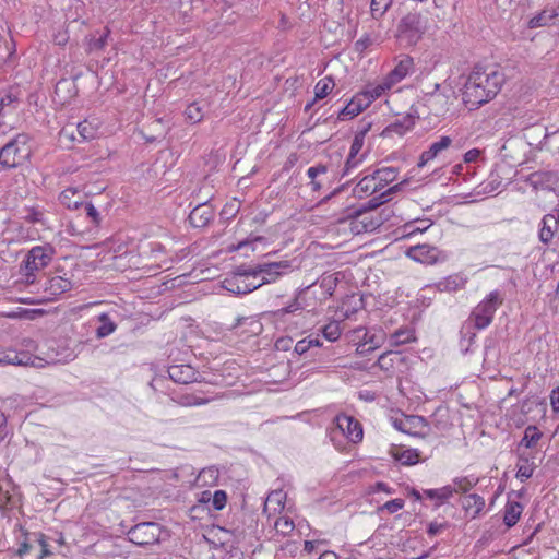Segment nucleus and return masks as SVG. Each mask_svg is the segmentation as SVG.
Returning <instances> with one entry per match:
<instances>
[{
    "label": "nucleus",
    "mask_w": 559,
    "mask_h": 559,
    "mask_svg": "<svg viewBox=\"0 0 559 559\" xmlns=\"http://www.w3.org/2000/svg\"><path fill=\"white\" fill-rule=\"evenodd\" d=\"M506 81L504 73L498 69L475 67L467 75L462 98L472 109H477L493 99Z\"/></svg>",
    "instance_id": "f257e3e1"
},
{
    "label": "nucleus",
    "mask_w": 559,
    "mask_h": 559,
    "mask_svg": "<svg viewBox=\"0 0 559 559\" xmlns=\"http://www.w3.org/2000/svg\"><path fill=\"white\" fill-rule=\"evenodd\" d=\"M31 155L29 136L19 133L0 150V164L3 168H16L27 162Z\"/></svg>",
    "instance_id": "f03ea898"
},
{
    "label": "nucleus",
    "mask_w": 559,
    "mask_h": 559,
    "mask_svg": "<svg viewBox=\"0 0 559 559\" xmlns=\"http://www.w3.org/2000/svg\"><path fill=\"white\" fill-rule=\"evenodd\" d=\"M503 294L496 289L490 292L471 312L468 321L477 330L486 329L492 322L497 309L503 304Z\"/></svg>",
    "instance_id": "7ed1b4c3"
},
{
    "label": "nucleus",
    "mask_w": 559,
    "mask_h": 559,
    "mask_svg": "<svg viewBox=\"0 0 559 559\" xmlns=\"http://www.w3.org/2000/svg\"><path fill=\"white\" fill-rule=\"evenodd\" d=\"M426 24L418 12H409L397 25V38L407 46L416 45L425 33Z\"/></svg>",
    "instance_id": "20e7f679"
},
{
    "label": "nucleus",
    "mask_w": 559,
    "mask_h": 559,
    "mask_svg": "<svg viewBox=\"0 0 559 559\" xmlns=\"http://www.w3.org/2000/svg\"><path fill=\"white\" fill-rule=\"evenodd\" d=\"M55 249L51 246H36L32 248L24 261L27 283H34L35 272L46 267L52 260Z\"/></svg>",
    "instance_id": "39448f33"
},
{
    "label": "nucleus",
    "mask_w": 559,
    "mask_h": 559,
    "mask_svg": "<svg viewBox=\"0 0 559 559\" xmlns=\"http://www.w3.org/2000/svg\"><path fill=\"white\" fill-rule=\"evenodd\" d=\"M335 426L330 430V438L332 441L335 440L337 435L344 436L353 443L360 442L364 437L361 424L346 414H340L334 419Z\"/></svg>",
    "instance_id": "423d86ee"
},
{
    "label": "nucleus",
    "mask_w": 559,
    "mask_h": 559,
    "mask_svg": "<svg viewBox=\"0 0 559 559\" xmlns=\"http://www.w3.org/2000/svg\"><path fill=\"white\" fill-rule=\"evenodd\" d=\"M162 526L156 522H142L128 531V538L135 545L148 546L159 542Z\"/></svg>",
    "instance_id": "0eeeda50"
},
{
    "label": "nucleus",
    "mask_w": 559,
    "mask_h": 559,
    "mask_svg": "<svg viewBox=\"0 0 559 559\" xmlns=\"http://www.w3.org/2000/svg\"><path fill=\"white\" fill-rule=\"evenodd\" d=\"M290 262L287 260L271 263L258 264L259 275H262L261 282L257 285L274 283L280 276L286 274L290 270Z\"/></svg>",
    "instance_id": "6e6552de"
},
{
    "label": "nucleus",
    "mask_w": 559,
    "mask_h": 559,
    "mask_svg": "<svg viewBox=\"0 0 559 559\" xmlns=\"http://www.w3.org/2000/svg\"><path fill=\"white\" fill-rule=\"evenodd\" d=\"M526 182L534 189L555 190L559 183V173L554 170H538L528 175Z\"/></svg>",
    "instance_id": "1a4fd4ad"
},
{
    "label": "nucleus",
    "mask_w": 559,
    "mask_h": 559,
    "mask_svg": "<svg viewBox=\"0 0 559 559\" xmlns=\"http://www.w3.org/2000/svg\"><path fill=\"white\" fill-rule=\"evenodd\" d=\"M559 230V207L543 216L538 230V239L544 245H549Z\"/></svg>",
    "instance_id": "9d476101"
},
{
    "label": "nucleus",
    "mask_w": 559,
    "mask_h": 559,
    "mask_svg": "<svg viewBox=\"0 0 559 559\" xmlns=\"http://www.w3.org/2000/svg\"><path fill=\"white\" fill-rule=\"evenodd\" d=\"M169 378L179 384H189L198 381L199 372L190 365H173L168 367Z\"/></svg>",
    "instance_id": "9b49d317"
},
{
    "label": "nucleus",
    "mask_w": 559,
    "mask_h": 559,
    "mask_svg": "<svg viewBox=\"0 0 559 559\" xmlns=\"http://www.w3.org/2000/svg\"><path fill=\"white\" fill-rule=\"evenodd\" d=\"M467 277L463 274L455 273L449 275L433 285H429L428 288H436L440 293H455L464 289L467 284Z\"/></svg>",
    "instance_id": "f8f14e48"
},
{
    "label": "nucleus",
    "mask_w": 559,
    "mask_h": 559,
    "mask_svg": "<svg viewBox=\"0 0 559 559\" xmlns=\"http://www.w3.org/2000/svg\"><path fill=\"white\" fill-rule=\"evenodd\" d=\"M438 249L429 245H417L407 250V257L414 261L425 264L436 263L438 260Z\"/></svg>",
    "instance_id": "ddd939ff"
},
{
    "label": "nucleus",
    "mask_w": 559,
    "mask_h": 559,
    "mask_svg": "<svg viewBox=\"0 0 559 559\" xmlns=\"http://www.w3.org/2000/svg\"><path fill=\"white\" fill-rule=\"evenodd\" d=\"M453 140L448 136L443 135L440 138L439 141H436L430 144L429 148L424 151L418 160V167H424L428 162L435 159L441 152L449 148L452 144Z\"/></svg>",
    "instance_id": "4468645a"
},
{
    "label": "nucleus",
    "mask_w": 559,
    "mask_h": 559,
    "mask_svg": "<svg viewBox=\"0 0 559 559\" xmlns=\"http://www.w3.org/2000/svg\"><path fill=\"white\" fill-rule=\"evenodd\" d=\"M414 69L413 58L409 56H403L397 62L393 70H391L385 76L389 82L394 86L404 80Z\"/></svg>",
    "instance_id": "2eb2a0df"
},
{
    "label": "nucleus",
    "mask_w": 559,
    "mask_h": 559,
    "mask_svg": "<svg viewBox=\"0 0 559 559\" xmlns=\"http://www.w3.org/2000/svg\"><path fill=\"white\" fill-rule=\"evenodd\" d=\"M214 216L212 207L207 203L195 206L189 214V222L193 227L201 228L206 226Z\"/></svg>",
    "instance_id": "dca6fc26"
},
{
    "label": "nucleus",
    "mask_w": 559,
    "mask_h": 559,
    "mask_svg": "<svg viewBox=\"0 0 559 559\" xmlns=\"http://www.w3.org/2000/svg\"><path fill=\"white\" fill-rule=\"evenodd\" d=\"M439 87L440 85L436 84L435 91L427 94L425 98L426 105L436 116L443 115L448 111V97L443 93L438 92Z\"/></svg>",
    "instance_id": "f3484780"
},
{
    "label": "nucleus",
    "mask_w": 559,
    "mask_h": 559,
    "mask_svg": "<svg viewBox=\"0 0 559 559\" xmlns=\"http://www.w3.org/2000/svg\"><path fill=\"white\" fill-rule=\"evenodd\" d=\"M405 433L414 437H426L429 430V424L423 416L407 415L406 425H404Z\"/></svg>",
    "instance_id": "a211bd4d"
},
{
    "label": "nucleus",
    "mask_w": 559,
    "mask_h": 559,
    "mask_svg": "<svg viewBox=\"0 0 559 559\" xmlns=\"http://www.w3.org/2000/svg\"><path fill=\"white\" fill-rule=\"evenodd\" d=\"M368 106V102H366L362 95H357L353 97L344 108H342V110L338 112V119H352L358 116Z\"/></svg>",
    "instance_id": "6ab92c4d"
},
{
    "label": "nucleus",
    "mask_w": 559,
    "mask_h": 559,
    "mask_svg": "<svg viewBox=\"0 0 559 559\" xmlns=\"http://www.w3.org/2000/svg\"><path fill=\"white\" fill-rule=\"evenodd\" d=\"M223 286L226 290L230 292L234 295H245L259 288V285L253 283H246L243 280H240L239 277L226 278L223 282Z\"/></svg>",
    "instance_id": "aec40b11"
},
{
    "label": "nucleus",
    "mask_w": 559,
    "mask_h": 559,
    "mask_svg": "<svg viewBox=\"0 0 559 559\" xmlns=\"http://www.w3.org/2000/svg\"><path fill=\"white\" fill-rule=\"evenodd\" d=\"M328 166L324 164H317L307 170V176L310 179L312 191H320L324 187Z\"/></svg>",
    "instance_id": "412c9836"
},
{
    "label": "nucleus",
    "mask_w": 559,
    "mask_h": 559,
    "mask_svg": "<svg viewBox=\"0 0 559 559\" xmlns=\"http://www.w3.org/2000/svg\"><path fill=\"white\" fill-rule=\"evenodd\" d=\"M22 218L28 224H48L47 211L39 205L25 206L22 211Z\"/></svg>",
    "instance_id": "4be33fe9"
},
{
    "label": "nucleus",
    "mask_w": 559,
    "mask_h": 559,
    "mask_svg": "<svg viewBox=\"0 0 559 559\" xmlns=\"http://www.w3.org/2000/svg\"><path fill=\"white\" fill-rule=\"evenodd\" d=\"M403 357L401 353L389 350L380 355L377 365L379 368L386 372H394L397 366L403 364Z\"/></svg>",
    "instance_id": "5701e85b"
},
{
    "label": "nucleus",
    "mask_w": 559,
    "mask_h": 559,
    "mask_svg": "<svg viewBox=\"0 0 559 559\" xmlns=\"http://www.w3.org/2000/svg\"><path fill=\"white\" fill-rule=\"evenodd\" d=\"M109 35H110V29L108 27H105L102 33L96 32L94 34H91L87 37V41H86V48H85L86 52L93 53V52L102 51L107 45V39H108Z\"/></svg>",
    "instance_id": "b1692460"
},
{
    "label": "nucleus",
    "mask_w": 559,
    "mask_h": 559,
    "mask_svg": "<svg viewBox=\"0 0 559 559\" xmlns=\"http://www.w3.org/2000/svg\"><path fill=\"white\" fill-rule=\"evenodd\" d=\"M298 293L286 306L270 312V317L275 321H283L287 314H295L304 309L299 300Z\"/></svg>",
    "instance_id": "393cba45"
},
{
    "label": "nucleus",
    "mask_w": 559,
    "mask_h": 559,
    "mask_svg": "<svg viewBox=\"0 0 559 559\" xmlns=\"http://www.w3.org/2000/svg\"><path fill=\"white\" fill-rule=\"evenodd\" d=\"M523 512V504L518 501H508L504 507L503 523L508 527L514 526Z\"/></svg>",
    "instance_id": "a878e982"
},
{
    "label": "nucleus",
    "mask_w": 559,
    "mask_h": 559,
    "mask_svg": "<svg viewBox=\"0 0 559 559\" xmlns=\"http://www.w3.org/2000/svg\"><path fill=\"white\" fill-rule=\"evenodd\" d=\"M59 201L69 210H79L84 202L80 192L74 188L63 190L59 195Z\"/></svg>",
    "instance_id": "bb28decb"
},
{
    "label": "nucleus",
    "mask_w": 559,
    "mask_h": 559,
    "mask_svg": "<svg viewBox=\"0 0 559 559\" xmlns=\"http://www.w3.org/2000/svg\"><path fill=\"white\" fill-rule=\"evenodd\" d=\"M393 85L389 82V80L384 78V80L379 84L367 85L366 90L361 95L366 99V102H368V105H370L372 100L381 97Z\"/></svg>",
    "instance_id": "cd10ccee"
},
{
    "label": "nucleus",
    "mask_w": 559,
    "mask_h": 559,
    "mask_svg": "<svg viewBox=\"0 0 559 559\" xmlns=\"http://www.w3.org/2000/svg\"><path fill=\"white\" fill-rule=\"evenodd\" d=\"M242 325H247L248 329L242 331L241 333L257 334L261 330V323L258 320H255L253 317L245 316L237 317L235 322L228 328V330L237 333L239 328H241Z\"/></svg>",
    "instance_id": "c85d7f7f"
},
{
    "label": "nucleus",
    "mask_w": 559,
    "mask_h": 559,
    "mask_svg": "<svg viewBox=\"0 0 559 559\" xmlns=\"http://www.w3.org/2000/svg\"><path fill=\"white\" fill-rule=\"evenodd\" d=\"M29 357L14 349L0 348V365H27Z\"/></svg>",
    "instance_id": "c756f323"
},
{
    "label": "nucleus",
    "mask_w": 559,
    "mask_h": 559,
    "mask_svg": "<svg viewBox=\"0 0 559 559\" xmlns=\"http://www.w3.org/2000/svg\"><path fill=\"white\" fill-rule=\"evenodd\" d=\"M484 507L485 499L476 493L468 495L463 500V508L467 513L472 514V519L478 516Z\"/></svg>",
    "instance_id": "7c9ffc66"
},
{
    "label": "nucleus",
    "mask_w": 559,
    "mask_h": 559,
    "mask_svg": "<svg viewBox=\"0 0 559 559\" xmlns=\"http://www.w3.org/2000/svg\"><path fill=\"white\" fill-rule=\"evenodd\" d=\"M556 17H557V13L554 11V9L546 8L530 20L528 26L531 28H537V27L555 24Z\"/></svg>",
    "instance_id": "2f4dec72"
},
{
    "label": "nucleus",
    "mask_w": 559,
    "mask_h": 559,
    "mask_svg": "<svg viewBox=\"0 0 559 559\" xmlns=\"http://www.w3.org/2000/svg\"><path fill=\"white\" fill-rule=\"evenodd\" d=\"M171 399L175 403H177L180 406H185V407L200 406V405L207 404L211 401V399H205V397H201L195 394H189V393H183V394L177 393V394H174V396Z\"/></svg>",
    "instance_id": "473e14b6"
},
{
    "label": "nucleus",
    "mask_w": 559,
    "mask_h": 559,
    "mask_svg": "<svg viewBox=\"0 0 559 559\" xmlns=\"http://www.w3.org/2000/svg\"><path fill=\"white\" fill-rule=\"evenodd\" d=\"M100 325L96 329L97 338H104L114 333L117 329V324L111 320L108 313L103 312L97 317Z\"/></svg>",
    "instance_id": "72a5a7b5"
},
{
    "label": "nucleus",
    "mask_w": 559,
    "mask_h": 559,
    "mask_svg": "<svg viewBox=\"0 0 559 559\" xmlns=\"http://www.w3.org/2000/svg\"><path fill=\"white\" fill-rule=\"evenodd\" d=\"M542 437L543 432L536 426L530 425L524 430V436L520 441V445L532 449L537 444Z\"/></svg>",
    "instance_id": "f704fd0d"
},
{
    "label": "nucleus",
    "mask_w": 559,
    "mask_h": 559,
    "mask_svg": "<svg viewBox=\"0 0 559 559\" xmlns=\"http://www.w3.org/2000/svg\"><path fill=\"white\" fill-rule=\"evenodd\" d=\"M516 468V478L521 481H525L533 476L535 466L534 463L530 464V459L527 456L520 454Z\"/></svg>",
    "instance_id": "c9c22d12"
},
{
    "label": "nucleus",
    "mask_w": 559,
    "mask_h": 559,
    "mask_svg": "<svg viewBox=\"0 0 559 559\" xmlns=\"http://www.w3.org/2000/svg\"><path fill=\"white\" fill-rule=\"evenodd\" d=\"M373 175L376 177V179L379 181V187H381V189L394 181L397 177V168L395 167H382V168H378L373 171Z\"/></svg>",
    "instance_id": "e433bc0d"
},
{
    "label": "nucleus",
    "mask_w": 559,
    "mask_h": 559,
    "mask_svg": "<svg viewBox=\"0 0 559 559\" xmlns=\"http://www.w3.org/2000/svg\"><path fill=\"white\" fill-rule=\"evenodd\" d=\"M335 86L332 78L326 76L321 79L314 86V100L323 99L326 97Z\"/></svg>",
    "instance_id": "4c0bfd02"
},
{
    "label": "nucleus",
    "mask_w": 559,
    "mask_h": 559,
    "mask_svg": "<svg viewBox=\"0 0 559 559\" xmlns=\"http://www.w3.org/2000/svg\"><path fill=\"white\" fill-rule=\"evenodd\" d=\"M386 202H388V199H385V197L381 192L380 194L374 195L371 199H369L360 209L356 210L354 212L353 216L359 217L364 213H366L368 211H373Z\"/></svg>",
    "instance_id": "58836bf2"
},
{
    "label": "nucleus",
    "mask_w": 559,
    "mask_h": 559,
    "mask_svg": "<svg viewBox=\"0 0 559 559\" xmlns=\"http://www.w3.org/2000/svg\"><path fill=\"white\" fill-rule=\"evenodd\" d=\"M394 457L402 465H414L419 461V452L415 449L399 450L394 453Z\"/></svg>",
    "instance_id": "ea45409f"
},
{
    "label": "nucleus",
    "mask_w": 559,
    "mask_h": 559,
    "mask_svg": "<svg viewBox=\"0 0 559 559\" xmlns=\"http://www.w3.org/2000/svg\"><path fill=\"white\" fill-rule=\"evenodd\" d=\"M414 122L412 119H405V121H395L389 124L382 132L384 136L391 134L403 135L406 131H408L413 127Z\"/></svg>",
    "instance_id": "a19ab883"
},
{
    "label": "nucleus",
    "mask_w": 559,
    "mask_h": 559,
    "mask_svg": "<svg viewBox=\"0 0 559 559\" xmlns=\"http://www.w3.org/2000/svg\"><path fill=\"white\" fill-rule=\"evenodd\" d=\"M376 177L373 173L371 175L365 176L356 186L357 192H378L381 190V187H379V183H376Z\"/></svg>",
    "instance_id": "79ce46f5"
},
{
    "label": "nucleus",
    "mask_w": 559,
    "mask_h": 559,
    "mask_svg": "<svg viewBox=\"0 0 559 559\" xmlns=\"http://www.w3.org/2000/svg\"><path fill=\"white\" fill-rule=\"evenodd\" d=\"M415 340L414 331L408 328L399 329L391 335L392 345L399 346Z\"/></svg>",
    "instance_id": "37998d69"
},
{
    "label": "nucleus",
    "mask_w": 559,
    "mask_h": 559,
    "mask_svg": "<svg viewBox=\"0 0 559 559\" xmlns=\"http://www.w3.org/2000/svg\"><path fill=\"white\" fill-rule=\"evenodd\" d=\"M454 492H455V489L452 486H444L439 489L425 490L426 497H428L430 499H438L440 502H444L445 500L451 498Z\"/></svg>",
    "instance_id": "c03bdc74"
},
{
    "label": "nucleus",
    "mask_w": 559,
    "mask_h": 559,
    "mask_svg": "<svg viewBox=\"0 0 559 559\" xmlns=\"http://www.w3.org/2000/svg\"><path fill=\"white\" fill-rule=\"evenodd\" d=\"M71 287H72L71 282L66 278H62L60 276L52 277L49 281V289L51 290V294H53V295L66 293V292L70 290Z\"/></svg>",
    "instance_id": "a18cd8bd"
},
{
    "label": "nucleus",
    "mask_w": 559,
    "mask_h": 559,
    "mask_svg": "<svg viewBox=\"0 0 559 559\" xmlns=\"http://www.w3.org/2000/svg\"><path fill=\"white\" fill-rule=\"evenodd\" d=\"M185 115L188 121L198 123L203 119V107L199 103H192L186 108Z\"/></svg>",
    "instance_id": "49530a36"
},
{
    "label": "nucleus",
    "mask_w": 559,
    "mask_h": 559,
    "mask_svg": "<svg viewBox=\"0 0 559 559\" xmlns=\"http://www.w3.org/2000/svg\"><path fill=\"white\" fill-rule=\"evenodd\" d=\"M338 278L334 274L323 275L319 281V286L323 293L331 297L337 286Z\"/></svg>",
    "instance_id": "de8ad7c7"
},
{
    "label": "nucleus",
    "mask_w": 559,
    "mask_h": 559,
    "mask_svg": "<svg viewBox=\"0 0 559 559\" xmlns=\"http://www.w3.org/2000/svg\"><path fill=\"white\" fill-rule=\"evenodd\" d=\"M323 336L330 341L335 342L340 338L342 331L337 321H331L322 328Z\"/></svg>",
    "instance_id": "09e8293b"
},
{
    "label": "nucleus",
    "mask_w": 559,
    "mask_h": 559,
    "mask_svg": "<svg viewBox=\"0 0 559 559\" xmlns=\"http://www.w3.org/2000/svg\"><path fill=\"white\" fill-rule=\"evenodd\" d=\"M275 530L277 534H281L283 536L289 535L294 528L295 524L293 520L288 516H281L275 521Z\"/></svg>",
    "instance_id": "8fccbe9b"
},
{
    "label": "nucleus",
    "mask_w": 559,
    "mask_h": 559,
    "mask_svg": "<svg viewBox=\"0 0 559 559\" xmlns=\"http://www.w3.org/2000/svg\"><path fill=\"white\" fill-rule=\"evenodd\" d=\"M365 155H353L348 154L345 165L342 170V178L349 176L350 173L356 169L364 160Z\"/></svg>",
    "instance_id": "3c124183"
},
{
    "label": "nucleus",
    "mask_w": 559,
    "mask_h": 559,
    "mask_svg": "<svg viewBox=\"0 0 559 559\" xmlns=\"http://www.w3.org/2000/svg\"><path fill=\"white\" fill-rule=\"evenodd\" d=\"M393 0H371V13L372 16L379 19L384 15V13L392 5Z\"/></svg>",
    "instance_id": "603ef678"
},
{
    "label": "nucleus",
    "mask_w": 559,
    "mask_h": 559,
    "mask_svg": "<svg viewBox=\"0 0 559 559\" xmlns=\"http://www.w3.org/2000/svg\"><path fill=\"white\" fill-rule=\"evenodd\" d=\"M454 485L456 486L455 489V492L456 491H461V492H467L471 488H473L474 486H476V484L478 483V479L477 478H474V477H468V476H465V477H456L454 480H453Z\"/></svg>",
    "instance_id": "864d4df0"
},
{
    "label": "nucleus",
    "mask_w": 559,
    "mask_h": 559,
    "mask_svg": "<svg viewBox=\"0 0 559 559\" xmlns=\"http://www.w3.org/2000/svg\"><path fill=\"white\" fill-rule=\"evenodd\" d=\"M81 209L85 211L86 217L91 221V223L97 227L100 225L102 217L99 212L91 202H83Z\"/></svg>",
    "instance_id": "5fc2aeb1"
},
{
    "label": "nucleus",
    "mask_w": 559,
    "mask_h": 559,
    "mask_svg": "<svg viewBox=\"0 0 559 559\" xmlns=\"http://www.w3.org/2000/svg\"><path fill=\"white\" fill-rule=\"evenodd\" d=\"M362 342L373 347V349L379 348L383 342V333H372L368 330H364Z\"/></svg>",
    "instance_id": "6e6d98bb"
},
{
    "label": "nucleus",
    "mask_w": 559,
    "mask_h": 559,
    "mask_svg": "<svg viewBox=\"0 0 559 559\" xmlns=\"http://www.w3.org/2000/svg\"><path fill=\"white\" fill-rule=\"evenodd\" d=\"M76 131L82 141H88L94 139L96 133L93 126L87 121L80 122L76 127Z\"/></svg>",
    "instance_id": "4d7b16f0"
},
{
    "label": "nucleus",
    "mask_w": 559,
    "mask_h": 559,
    "mask_svg": "<svg viewBox=\"0 0 559 559\" xmlns=\"http://www.w3.org/2000/svg\"><path fill=\"white\" fill-rule=\"evenodd\" d=\"M227 502V495L224 490H216L211 496V504L214 510L219 511L223 510Z\"/></svg>",
    "instance_id": "13d9d810"
},
{
    "label": "nucleus",
    "mask_w": 559,
    "mask_h": 559,
    "mask_svg": "<svg viewBox=\"0 0 559 559\" xmlns=\"http://www.w3.org/2000/svg\"><path fill=\"white\" fill-rule=\"evenodd\" d=\"M259 275V272H258V265L255 266H250V265H240L237 267V272L235 273V275L233 277H239L240 280H242L243 276H258Z\"/></svg>",
    "instance_id": "bf43d9fd"
},
{
    "label": "nucleus",
    "mask_w": 559,
    "mask_h": 559,
    "mask_svg": "<svg viewBox=\"0 0 559 559\" xmlns=\"http://www.w3.org/2000/svg\"><path fill=\"white\" fill-rule=\"evenodd\" d=\"M15 103H17V97L13 95L11 92L2 96L0 99V117L4 115L5 107H14Z\"/></svg>",
    "instance_id": "052dcab7"
},
{
    "label": "nucleus",
    "mask_w": 559,
    "mask_h": 559,
    "mask_svg": "<svg viewBox=\"0 0 559 559\" xmlns=\"http://www.w3.org/2000/svg\"><path fill=\"white\" fill-rule=\"evenodd\" d=\"M403 508H404V500L397 498V499H393V500L385 502L382 507V510H386L389 513H395Z\"/></svg>",
    "instance_id": "680f3d73"
},
{
    "label": "nucleus",
    "mask_w": 559,
    "mask_h": 559,
    "mask_svg": "<svg viewBox=\"0 0 559 559\" xmlns=\"http://www.w3.org/2000/svg\"><path fill=\"white\" fill-rule=\"evenodd\" d=\"M365 139L362 133H355L354 140L350 145L349 154L358 155L364 146Z\"/></svg>",
    "instance_id": "e2e57ef3"
},
{
    "label": "nucleus",
    "mask_w": 559,
    "mask_h": 559,
    "mask_svg": "<svg viewBox=\"0 0 559 559\" xmlns=\"http://www.w3.org/2000/svg\"><path fill=\"white\" fill-rule=\"evenodd\" d=\"M281 550L285 555H289L290 557H295L297 551L299 550V544L294 540H287L282 547Z\"/></svg>",
    "instance_id": "0e129e2a"
},
{
    "label": "nucleus",
    "mask_w": 559,
    "mask_h": 559,
    "mask_svg": "<svg viewBox=\"0 0 559 559\" xmlns=\"http://www.w3.org/2000/svg\"><path fill=\"white\" fill-rule=\"evenodd\" d=\"M312 347V342L311 341H308V338H302L300 341H298L296 344H295V353H297L298 355H304L305 353H307L310 348Z\"/></svg>",
    "instance_id": "69168bd1"
},
{
    "label": "nucleus",
    "mask_w": 559,
    "mask_h": 559,
    "mask_svg": "<svg viewBox=\"0 0 559 559\" xmlns=\"http://www.w3.org/2000/svg\"><path fill=\"white\" fill-rule=\"evenodd\" d=\"M448 526H449V524L447 522H444V523L431 522L428 524L427 533L429 536H436L439 533H441L442 530L447 528Z\"/></svg>",
    "instance_id": "338daca9"
},
{
    "label": "nucleus",
    "mask_w": 559,
    "mask_h": 559,
    "mask_svg": "<svg viewBox=\"0 0 559 559\" xmlns=\"http://www.w3.org/2000/svg\"><path fill=\"white\" fill-rule=\"evenodd\" d=\"M550 404H551L554 412H559V386L551 391Z\"/></svg>",
    "instance_id": "774afa93"
}]
</instances>
